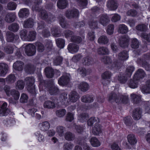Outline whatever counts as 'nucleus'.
<instances>
[{
	"label": "nucleus",
	"instance_id": "obj_57",
	"mask_svg": "<svg viewBox=\"0 0 150 150\" xmlns=\"http://www.w3.org/2000/svg\"><path fill=\"white\" fill-rule=\"evenodd\" d=\"M14 48L11 45H8L5 47L4 48V52L7 54H11L13 52Z\"/></svg>",
	"mask_w": 150,
	"mask_h": 150
},
{
	"label": "nucleus",
	"instance_id": "obj_49",
	"mask_svg": "<svg viewBox=\"0 0 150 150\" xmlns=\"http://www.w3.org/2000/svg\"><path fill=\"white\" fill-rule=\"evenodd\" d=\"M77 71L83 76H85L90 73L88 72V70L86 71L85 68L83 67H79L77 70Z\"/></svg>",
	"mask_w": 150,
	"mask_h": 150
},
{
	"label": "nucleus",
	"instance_id": "obj_20",
	"mask_svg": "<svg viewBox=\"0 0 150 150\" xmlns=\"http://www.w3.org/2000/svg\"><path fill=\"white\" fill-rule=\"evenodd\" d=\"M99 23L103 26L107 25L109 21L108 16L106 15H101L99 17Z\"/></svg>",
	"mask_w": 150,
	"mask_h": 150
},
{
	"label": "nucleus",
	"instance_id": "obj_26",
	"mask_svg": "<svg viewBox=\"0 0 150 150\" xmlns=\"http://www.w3.org/2000/svg\"><path fill=\"white\" fill-rule=\"evenodd\" d=\"M93 97L92 96L87 95L83 96L81 98L82 102L86 103H90L93 101Z\"/></svg>",
	"mask_w": 150,
	"mask_h": 150
},
{
	"label": "nucleus",
	"instance_id": "obj_29",
	"mask_svg": "<svg viewBox=\"0 0 150 150\" xmlns=\"http://www.w3.org/2000/svg\"><path fill=\"white\" fill-rule=\"evenodd\" d=\"M34 23L33 20L32 18H29L24 21L23 26L25 28H31L33 26Z\"/></svg>",
	"mask_w": 150,
	"mask_h": 150
},
{
	"label": "nucleus",
	"instance_id": "obj_12",
	"mask_svg": "<svg viewBox=\"0 0 150 150\" xmlns=\"http://www.w3.org/2000/svg\"><path fill=\"white\" fill-rule=\"evenodd\" d=\"M16 18L15 13L10 12L6 14L4 20L7 22L10 23L14 21Z\"/></svg>",
	"mask_w": 150,
	"mask_h": 150
},
{
	"label": "nucleus",
	"instance_id": "obj_21",
	"mask_svg": "<svg viewBox=\"0 0 150 150\" xmlns=\"http://www.w3.org/2000/svg\"><path fill=\"white\" fill-rule=\"evenodd\" d=\"M8 68V65L6 64L0 63V76H4L6 74Z\"/></svg>",
	"mask_w": 150,
	"mask_h": 150
},
{
	"label": "nucleus",
	"instance_id": "obj_38",
	"mask_svg": "<svg viewBox=\"0 0 150 150\" xmlns=\"http://www.w3.org/2000/svg\"><path fill=\"white\" fill-rule=\"evenodd\" d=\"M67 4L66 0H58L57 3V5L59 8L63 9L66 7Z\"/></svg>",
	"mask_w": 150,
	"mask_h": 150
},
{
	"label": "nucleus",
	"instance_id": "obj_43",
	"mask_svg": "<svg viewBox=\"0 0 150 150\" xmlns=\"http://www.w3.org/2000/svg\"><path fill=\"white\" fill-rule=\"evenodd\" d=\"M8 28L10 30L15 32H17L19 29V25L16 23H14L10 25Z\"/></svg>",
	"mask_w": 150,
	"mask_h": 150
},
{
	"label": "nucleus",
	"instance_id": "obj_4",
	"mask_svg": "<svg viewBox=\"0 0 150 150\" xmlns=\"http://www.w3.org/2000/svg\"><path fill=\"white\" fill-rule=\"evenodd\" d=\"M112 74L109 71H106L103 73L101 77L103 79L102 83L104 86H106L110 83V81L107 79H110L112 76Z\"/></svg>",
	"mask_w": 150,
	"mask_h": 150
},
{
	"label": "nucleus",
	"instance_id": "obj_59",
	"mask_svg": "<svg viewBox=\"0 0 150 150\" xmlns=\"http://www.w3.org/2000/svg\"><path fill=\"white\" fill-rule=\"evenodd\" d=\"M65 130V128L61 126H58L56 128V132L60 136H62L63 135L64 132Z\"/></svg>",
	"mask_w": 150,
	"mask_h": 150
},
{
	"label": "nucleus",
	"instance_id": "obj_24",
	"mask_svg": "<svg viewBox=\"0 0 150 150\" xmlns=\"http://www.w3.org/2000/svg\"><path fill=\"white\" fill-rule=\"evenodd\" d=\"M145 75L144 71L142 69H139L134 76V79L138 80L141 78L144 77Z\"/></svg>",
	"mask_w": 150,
	"mask_h": 150
},
{
	"label": "nucleus",
	"instance_id": "obj_6",
	"mask_svg": "<svg viewBox=\"0 0 150 150\" xmlns=\"http://www.w3.org/2000/svg\"><path fill=\"white\" fill-rule=\"evenodd\" d=\"M45 72L46 76L49 78H52L53 76L54 73L55 72L57 76L60 75V72L59 70H55L54 71L53 69L49 67H47L45 69Z\"/></svg>",
	"mask_w": 150,
	"mask_h": 150
},
{
	"label": "nucleus",
	"instance_id": "obj_28",
	"mask_svg": "<svg viewBox=\"0 0 150 150\" xmlns=\"http://www.w3.org/2000/svg\"><path fill=\"white\" fill-rule=\"evenodd\" d=\"M97 52L99 54L105 55L108 54L109 51L107 47H101L98 48Z\"/></svg>",
	"mask_w": 150,
	"mask_h": 150
},
{
	"label": "nucleus",
	"instance_id": "obj_62",
	"mask_svg": "<svg viewBox=\"0 0 150 150\" xmlns=\"http://www.w3.org/2000/svg\"><path fill=\"white\" fill-rule=\"evenodd\" d=\"M147 29V25L144 24H141L138 25L136 27L137 30L142 31H146Z\"/></svg>",
	"mask_w": 150,
	"mask_h": 150
},
{
	"label": "nucleus",
	"instance_id": "obj_42",
	"mask_svg": "<svg viewBox=\"0 0 150 150\" xmlns=\"http://www.w3.org/2000/svg\"><path fill=\"white\" fill-rule=\"evenodd\" d=\"M131 97L134 103L137 104L141 101V97L140 96L132 93L131 95Z\"/></svg>",
	"mask_w": 150,
	"mask_h": 150
},
{
	"label": "nucleus",
	"instance_id": "obj_47",
	"mask_svg": "<svg viewBox=\"0 0 150 150\" xmlns=\"http://www.w3.org/2000/svg\"><path fill=\"white\" fill-rule=\"evenodd\" d=\"M35 45L38 52H41L44 51L45 47L42 43L40 42H37L35 43Z\"/></svg>",
	"mask_w": 150,
	"mask_h": 150
},
{
	"label": "nucleus",
	"instance_id": "obj_19",
	"mask_svg": "<svg viewBox=\"0 0 150 150\" xmlns=\"http://www.w3.org/2000/svg\"><path fill=\"white\" fill-rule=\"evenodd\" d=\"M69 96L70 101L74 103L76 102L79 98L78 94L75 91H71L69 93Z\"/></svg>",
	"mask_w": 150,
	"mask_h": 150
},
{
	"label": "nucleus",
	"instance_id": "obj_18",
	"mask_svg": "<svg viewBox=\"0 0 150 150\" xmlns=\"http://www.w3.org/2000/svg\"><path fill=\"white\" fill-rule=\"evenodd\" d=\"M7 105L6 102L0 101V116L6 115V110Z\"/></svg>",
	"mask_w": 150,
	"mask_h": 150
},
{
	"label": "nucleus",
	"instance_id": "obj_40",
	"mask_svg": "<svg viewBox=\"0 0 150 150\" xmlns=\"http://www.w3.org/2000/svg\"><path fill=\"white\" fill-rule=\"evenodd\" d=\"M36 33L34 31H30L27 36V40L32 41L35 40L36 38Z\"/></svg>",
	"mask_w": 150,
	"mask_h": 150
},
{
	"label": "nucleus",
	"instance_id": "obj_14",
	"mask_svg": "<svg viewBox=\"0 0 150 150\" xmlns=\"http://www.w3.org/2000/svg\"><path fill=\"white\" fill-rule=\"evenodd\" d=\"M142 114V109L139 108H137L134 110L132 116L134 120H138L141 118Z\"/></svg>",
	"mask_w": 150,
	"mask_h": 150
},
{
	"label": "nucleus",
	"instance_id": "obj_30",
	"mask_svg": "<svg viewBox=\"0 0 150 150\" xmlns=\"http://www.w3.org/2000/svg\"><path fill=\"white\" fill-rule=\"evenodd\" d=\"M127 27L123 24H121L118 26V32L122 34H126L128 32Z\"/></svg>",
	"mask_w": 150,
	"mask_h": 150
},
{
	"label": "nucleus",
	"instance_id": "obj_45",
	"mask_svg": "<svg viewBox=\"0 0 150 150\" xmlns=\"http://www.w3.org/2000/svg\"><path fill=\"white\" fill-rule=\"evenodd\" d=\"M67 99V93L65 92H63L60 94L58 100H59L62 104H64L65 103V101H66Z\"/></svg>",
	"mask_w": 150,
	"mask_h": 150
},
{
	"label": "nucleus",
	"instance_id": "obj_7",
	"mask_svg": "<svg viewBox=\"0 0 150 150\" xmlns=\"http://www.w3.org/2000/svg\"><path fill=\"white\" fill-rule=\"evenodd\" d=\"M25 52L26 54L29 56L34 55L36 52V49L35 45L32 44L28 45L26 47Z\"/></svg>",
	"mask_w": 150,
	"mask_h": 150
},
{
	"label": "nucleus",
	"instance_id": "obj_37",
	"mask_svg": "<svg viewBox=\"0 0 150 150\" xmlns=\"http://www.w3.org/2000/svg\"><path fill=\"white\" fill-rule=\"evenodd\" d=\"M138 80L134 79L133 77V79H131L129 81L128 83L129 86L131 88H134L137 87L138 83Z\"/></svg>",
	"mask_w": 150,
	"mask_h": 150
},
{
	"label": "nucleus",
	"instance_id": "obj_39",
	"mask_svg": "<svg viewBox=\"0 0 150 150\" xmlns=\"http://www.w3.org/2000/svg\"><path fill=\"white\" fill-rule=\"evenodd\" d=\"M33 2L35 5L32 6V9L33 11H39V9L41 8L39 5L42 3V0H33Z\"/></svg>",
	"mask_w": 150,
	"mask_h": 150
},
{
	"label": "nucleus",
	"instance_id": "obj_44",
	"mask_svg": "<svg viewBox=\"0 0 150 150\" xmlns=\"http://www.w3.org/2000/svg\"><path fill=\"white\" fill-rule=\"evenodd\" d=\"M139 42L135 38H132L131 40V47L133 49H136L139 47Z\"/></svg>",
	"mask_w": 150,
	"mask_h": 150
},
{
	"label": "nucleus",
	"instance_id": "obj_2",
	"mask_svg": "<svg viewBox=\"0 0 150 150\" xmlns=\"http://www.w3.org/2000/svg\"><path fill=\"white\" fill-rule=\"evenodd\" d=\"M28 85L27 87L28 90L31 93L35 94V88L34 83L35 79L33 77H27L25 79Z\"/></svg>",
	"mask_w": 150,
	"mask_h": 150
},
{
	"label": "nucleus",
	"instance_id": "obj_63",
	"mask_svg": "<svg viewBox=\"0 0 150 150\" xmlns=\"http://www.w3.org/2000/svg\"><path fill=\"white\" fill-rule=\"evenodd\" d=\"M134 70V68L132 66L128 67L126 69L127 77H130Z\"/></svg>",
	"mask_w": 150,
	"mask_h": 150
},
{
	"label": "nucleus",
	"instance_id": "obj_32",
	"mask_svg": "<svg viewBox=\"0 0 150 150\" xmlns=\"http://www.w3.org/2000/svg\"><path fill=\"white\" fill-rule=\"evenodd\" d=\"M90 142L91 145L94 147H98L101 144L100 141L95 137H92L91 138Z\"/></svg>",
	"mask_w": 150,
	"mask_h": 150
},
{
	"label": "nucleus",
	"instance_id": "obj_51",
	"mask_svg": "<svg viewBox=\"0 0 150 150\" xmlns=\"http://www.w3.org/2000/svg\"><path fill=\"white\" fill-rule=\"evenodd\" d=\"M56 43L57 46L60 48H63L64 46L65 41L64 40L58 38L56 40Z\"/></svg>",
	"mask_w": 150,
	"mask_h": 150
},
{
	"label": "nucleus",
	"instance_id": "obj_34",
	"mask_svg": "<svg viewBox=\"0 0 150 150\" xmlns=\"http://www.w3.org/2000/svg\"><path fill=\"white\" fill-rule=\"evenodd\" d=\"M141 91L144 93H150V80L146 82V86L142 88Z\"/></svg>",
	"mask_w": 150,
	"mask_h": 150
},
{
	"label": "nucleus",
	"instance_id": "obj_15",
	"mask_svg": "<svg viewBox=\"0 0 150 150\" xmlns=\"http://www.w3.org/2000/svg\"><path fill=\"white\" fill-rule=\"evenodd\" d=\"M116 57L118 59V61H124L127 60L128 57V54L127 51H123L120 52Z\"/></svg>",
	"mask_w": 150,
	"mask_h": 150
},
{
	"label": "nucleus",
	"instance_id": "obj_48",
	"mask_svg": "<svg viewBox=\"0 0 150 150\" xmlns=\"http://www.w3.org/2000/svg\"><path fill=\"white\" fill-rule=\"evenodd\" d=\"M51 33L52 35L56 37H59L61 36V34L58 27L54 28L51 29Z\"/></svg>",
	"mask_w": 150,
	"mask_h": 150
},
{
	"label": "nucleus",
	"instance_id": "obj_53",
	"mask_svg": "<svg viewBox=\"0 0 150 150\" xmlns=\"http://www.w3.org/2000/svg\"><path fill=\"white\" fill-rule=\"evenodd\" d=\"M17 6V4L16 3L11 1L7 4V8L9 10H14L16 9Z\"/></svg>",
	"mask_w": 150,
	"mask_h": 150
},
{
	"label": "nucleus",
	"instance_id": "obj_31",
	"mask_svg": "<svg viewBox=\"0 0 150 150\" xmlns=\"http://www.w3.org/2000/svg\"><path fill=\"white\" fill-rule=\"evenodd\" d=\"M16 78L14 74H11L6 78V82L8 84H12L16 81Z\"/></svg>",
	"mask_w": 150,
	"mask_h": 150
},
{
	"label": "nucleus",
	"instance_id": "obj_1",
	"mask_svg": "<svg viewBox=\"0 0 150 150\" xmlns=\"http://www.w3.org/2000/svg\"><path fill=\"white\" fill-rule=\"evenodd\" d=\"M108 100L111 102H115L116 103L121 102L126 103L128 102V96L127 95H122L117 94L114 92H112L108 95Z\"/></svg>",
	"mask_w": 150,
	"mask_h": 150
},
{
	"label": "nucleus",
	"instance_id": "obj_46",
	"mask_svg": "<svg viewBox=\"0 0 150 150\" xmlns=\"http://www.w3.org/2000/svg\"><path fill=\"white\" fill-rule=\"evenodd\" d=\"M89 117L88 115L84 113L80 114L79 116L78 119L81 122H83L86 120Z\"/></svg>",
	"mask_w": 150,
	"mask_h": 150
},
{
	"label": "nucleus",
	"instance_id": "obj_36",
	"mask_svg": "<svg viewBox=\"0 0 150 150\" xmlns=\"http://www.w3.org/2000/svg\"><path fill=\"white\" fill-rule=\"evenodd\" d=\"M39 126L40 129L43 131H46L50 127V124L47 121H45L40 123Z\"/></svg>",
	"mask_w": 150,
	"mask_h": 150
},
{
	"label": "nucleus",
	"instance_id": "obj_64",
	"mask_svg": "<svg viewBox=\"0 0 150 150\" xmlns=\"http://www.w3.org/2000/svg\"><path fill=\"white\" fill-rule=\"evenodd\" d=\"M92 60L91 58L87 56L83 58V62L86 65H89L92 63Z\"/></svg>",
	"mask_w": 150,
	"mask_h": 150
},
{
	"label": "nucleus",
	"instance_id": "obj_3",
	"mask_svg": "<svg viewBox=\"0 0 150 150\" xmlns=\"http://www.w3.org/2000/svg\"><path fill=\"white\" fill-rule=\"evenodd\" d=\"M101 62H103L104 64L108 65H110V66L109 67V69H112L114 67L117 68L118 67L117 65L115 64V62L117 63L116 61H115L112 64V61L111 58L109 56L103 57L101 59Z\"/></svg>",
	"mask_w": 150,
	"mask_h": 150
},
{
	"label": "nucleus",
	"instance_id": "obj_55",
	"mask_svg": "<svg viewBox=\"0 0 150 150\" xmlns=\"http://www.w3.org/2000/svg\"><path fill=\"white\" fill-rule=\"evenodd\" d=\"M59 21L61 26L63 28H66L68 27L67 25L64 18L62 15H60L58 18Z\"/></svg>",
	"mask_w": 150,
	"mask_h": 150
},
{
	"label": "nucleus",
	"instance_id": "obj_61",
	"mask_svg": "<svg viewBox=\"0 0 150 150\" xmlns=\"http://www.w3.org/2000/svg\"><path fill=\"white\" fill-rule=\"evenodd\" d=\"M64 137L67 140L71 141L74 139V135L71 133L67 132L65 134Z\"/></svg>",
	"mask_w": 150,
	"mask_h": 150
},
{
	"label": "nucleus",
	"instance_id": "obj_10",
	"mask_svg": "<svg viewBox=\"0 0 150 150\" xmlns=\"http://www.w3.org/2000/svg\"><path fill=\"white\" fill-rule=\"evenodd\" d=\"M6 40L9 42H15L19 39V36L18 35H15L13 33L10 32H8L6 33Z\"/></svg>",
	"mask_w": 150,
	"mask_h": 150
},
{
	"label": "nucleus",
	"instance_id": "obj_8",
	"mask_svg": "<svg viewBox=\"0 0 150 150\" xmlns=\"http://www.w3.org/2000/svg\"><path fill=\"white\" fill-rule=\"evenodd\" d=\"M129 41V39L128 36L123 35L119 39V43L120 46L125 47L128 46Z\"/></svg>",
	"mask_w": 150,
	"mask_h": 150
},
{
	"label": "nucleus",
	"instance_id": "obj_23",
	"mask_svg": "<svg viewBox=\"0 0 150 150\" xmlns=\"http://www.w3.org/2000/svg\"><path fill=\"white\" fill-rule=\"evenodd\" d=\"M29 14V10L26 8H23L20 9L18 15L21 18H26L28 16Z\"/></svg>",
	"mask_w": 150,
	"mask_h": 150
},
{
	"label": "nucleus",
	"instance_id": "obj_60",
	"mask_svg": "<svg viewBox=\"0 0 150 150\" xmlns=\"http://www.w3.org/2000/svg\"><path fill=\"white\" fill-rule=\"evenodd\" d=\"M63 60L62 57L59 56L56 57L53 60V62L55 65H58L61 64Z\"/></svg>",
	"mask_w": 150,
	"mask_h": 150
},
{
	"label": "nucleus",
	"instance_id": "obj_33",
	"mask_svg": "<svg viewBox=\"0 0 150 150\" xmlns=\"http://www.w3.org/2000/svg\"><path fill=\"white\" fill-rule=\"evenodd\" d=\"M44 107L45 108L52 109L55 107V104L53 101L48 100L44 102Z\"/></svg>",
	"mask_w": 150,
	"mask_h": 150
},
{
	"label": "nucleus",
	"instance_id": "obj_35",
	"mask_svg": "<svg viewBox=\"0 0 150 150\" xmlns=\"http://www.w3.org/2000/svg\"><path fill=\"white\" fill-rule=\"evenodd\" d=\"M79 87L81 91L86 92L88 90L89 86L87 83L83 82L79 84Z\"/></svg>",
	"mask_w": 150,
	"mask_h": 150
},
{
	"label": "nucleus",
	"instance_id": "obj_52",
	"mask_svg": "<svg viewBox=\"0 0 150 150\" xmlns=\"http://www.w3.org/2000/svg\"><path fill=\"white\" fill-rule=\"evenodd\" d=\"M10 95H11L15 100H18L20 96L19 92L15 89H13L11 91L10 93Z\"/></svg>",
	"mask_w": 150,
	"mask_h": 150
},
{
	"label": "nucleus",
	"instance_id": "obj_16",
	"mask_svg": "<svg viewBox=\"0 0 150 150\" xmlns=\"http://www.w3.org/2000/svg\"><path fill=\"white\" fill-rule=\"evenodd\" d=\"M79 13L76 9H73L70 11H67L66 13V17L68 18L78 16Z\"/></svg>",
	"mask_w": 150,
	"mask_h": 150
},
{
	"label": "nucleus",
	"instance_id": "obj_9",
	"mask_svg": "<svg viewBox=\"0 0 150 150\" xmlns=\"http://www.w3.org/2000/svg\"><path fill=\"white\" fill-rule=\"evenodd\" d=\"M70 81L69 75L68 74H65L58 80V83L61 86H64L67 84Z\"/></svg>",
	"mask_w": 150,
	"mask_h": 150
},
{
	"label": "nucleus",
	"instance_id": "obj_50",
	"mask_svg": "<svg viewBox=\"0 0 150 150\" xmlns=\"http://www.w3.org/2000/svg\"><path fill=\"white\" fill-rule=\"evenodd\" d=\"M24 83L23 81L19 80L16 83V88L17 89H22L24 88Z\"/></svg>",
	"mask_w": 150,
	"mask_h": 150
},
{
	"label": "nucleus",
	"instance_id": "obj_11",
	"mask_svg": "<svg viewBox=\"0 0 150 150\" xmlns=\"http://www.w3.org/2000/svg\"><path fill=\"white\" fill-rule=\"evenodd\" d=\"M46 88L47 90L48 91L51 95L55 94L58 91V88L55 86L53 82L50 84H48Z\"/></svg>",
	"mask_w": 150,
	"mask_h": 150
},
{
	"label": "nucleus",
	"instance_id": "obj_41",
	"mask_svg": "<svg viewBox=\"0 0 150 150\" xmlns=\"http://www.w3.org/2000/svg\"><path fill=\"white\" fill-rule=\"evenodd\" d=\"M109 42V40L107 37L105 35H102L98 39V42L101 44L106 45Z\"/></svg>",
	"mask_w": 150,
	"mask_h": 150
},
{
	"label": "nucleus",
	"instance_id": "obj_58",
	"mask_svg": "<svg viewBox=\"0 0 150 150\" xmlns=\"http://www.w3.org/2000/svg\"><path fill=\"white\" fill-rule=\"evenodd\" d=\"M66 113V110L64 109H62L57 110L56 112V115L59 117H63Z\"/></svg>",
	"mask_w": 150,
	"mask_h": 150
},
{
	"label": "nucleus",
	"instance_id": "obj_22",
	"mask_svg": "<svg viewBox=\"0 0 150 150\" xmlns=\"http://www.w3.org/2000/svg\"><path fill=\"white\" fill-rule=\"evenodd\" d=\"M24 63L21 61H17L13 65V67L15 70L21 71L22 70L24 65Z\"/></svg>",
	"mask_w": 150,
	"mask_h": 150
},
{
	"label": "nucleus",
	"instance_id": "obj_25",
	"mask_svg": "<svg viewBox=\"0 0 150 150\" xmlns=\"http://www.w3.org/2000/svg\"><path fill=\"white\" fill-rule=\"evenodd\" d=\"M127 139L129 143L132 145L136 144L137 142L135 136L133 134H130L128 135Z\"/></svg>",
	"mask_w": 150,
	"mask_h": 150
},
{
	"label": "nucleus",
	"instance_id": "obj_17",
	"mask_svg": "<svg viewBox=\"0 0 150 150\" xmlns=\"http://www.w3.org/2000/svg\"><path fill=\"white\" fill-rule=\"evenodd\" d=\"M79 46L73 43H70L68 46V50L71 53H74L77 52L79 50Z\"/></svg>",
	"mask_w": 150,
	"mask_h": 150
},
{
	"label": "nucleus",
	"instance_id": "obj_54",
	"mask_svg": "<svg viewBox=\"0 0 150 150\" xmlns=\"http://www.w3.org/2000/svg\"><path fill=\"white\" fill-rule=\"evenodd\" d=\"M27 31L24 29L21 30L20 32V35L21 38L23 40H27Z\"/></svg>",
	"mask_w": 150,
	"mask_h": 150
},
{
	"label": "nucleus",
	"instance_id": "obj_5",
	"mask_svg": "<svg viewBox=\"0 0 150 150\" xmlns=\"http://www.w3.org/2000/svg\"><path fill=\"white\" fill-rule=\"evenodd\" d=\"M39 11H36L40 13V17L43 19L52 21V19L54 16L50 14L48 15L46 11L42 9V8L39 9Z\"/></svg>",
	"mask_w": 150,
	"mask_h": 150
},
{
	"label": "nucleus",
	"instance_id": "obj_13",
	"mask_svg": "<svg viewBox=\"0 0 150 150\" xmlns=\"http://www.w3.org/2000/svg\"><path fill=\"white\" fill-rule=\"evenodd\" d=\"M118 4L116 1L109 0L107 1V6L110 10L112 11L117 9Z\"/></svg>",
	"mask_w": 150,
	"mask_h": 150
},
{
	"label": "nucleus",
	"instance_id": "obj_27",
	"mask_svg": "<svg viewBox=\"0 0 150 150\" xmlns=\"http://www.w3.org/2000/svg\"><path fill=\"white\" fill-rule=\"evenodd\" d=\"M102 132L101 126L98 123L96 124L93 128L92 133L95 135H98Z\"/></svg>",
	"mask_w": 150,
	"mask_h": 150
},
{
	"label": "nucleus",
	"instance_id": "obj_56",
	"mask_svg": "<svg viewBox=\"0 0 150 150\" xmlns=\"http://www.w3.org/2000/svg\"><path fill=\"white\" fill-rule=\"evenodd\" d=\"M25 69L26 71L28 73H33L35 70L34 66L30 64H28L26 65Z\"/></svg>",
	"mask_w": 150,
	"mask_h": 150
}]
</instances>
